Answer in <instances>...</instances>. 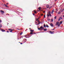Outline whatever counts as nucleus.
<instances>
[{"label": "nucleus", "instance_id": "2f4dec72", "mask_svg": "<svg viewBox=\"0 0 64 64\" xmlns=\"http://www.w3.org/2000/svg\"><path fill=\"white\" fill-rule=\"evenodd\" d=\"M22 33H22V32H21L20 33V35H22Z\"/></svg>", "mask_w": 64, "mask_h": 64}, {"label": "nucleus", "instance_id": "58836bf2", "mask_svg": "<svg viewBox=\"0 0 64 64\" xmlns=\"http://www.w3.org/2000/svg\"><path fill=\"white\" fill-rule=\"evenodd\" d=\"M60 18H59L58 19V21H60Z\"/></svg>", "mask_w": 64, "mask_h": 64}, {"label": "nucleus", "instance_id": "5701e85b", "mask_svg": "<svg viewBox=\"0 0 64 64\" xmlns=\"http://www.w3.org/2000/svg\"><path fill=\"white\" fill-rule=\"evenodd\" d=\"M13 30H11L10 31V32H12V31H13Z\"/></svg>", "mask_w": 64, "mask_h": 64}, {"label": "nucleus", "instance_id": "2eb2a0df", "mask_svg": "<svg viewBox=\"0 0 64 64\" xmlns=\"http://www.w3.org/2000/svg\"><path fill=\"white\" fill-rule=\"evenodd\" d=\"M30 34H34V33H33L32 32H31L30 33Z\"/></svg>", "mask_w": 64, "mask_h": 64}, {"label": "nucleus", "instance_id": "9b49d317", "mask_svg": "<svg viewBox=\"0 0 64 64\" xmlns=\"http://www.w3.org/2000/svg\"><path fill=\"white\" fill-rule=\"evenodd\" d=\"M31 32H33L34 31V30H31L30 31Z\"/></svg>", "mask_w": 64, "mask_h": 64}, {"label": "nucleus", "instance_id": "4468645a", "mask_svg": "<svg viewBox=\"0 0 64 64\" xmlns=\"http://www.w3.org/2000/svg\"><path fill=\"white\" fill-rule=\"evenodd\" d=\"M50 13H51V12L50 11L48 12V14H51Z\"/></svg>", "mask_w": 64, "mask_h": 64}, {"label": "nucleus", "instance_id": "bf43d9fd", "mask_svg": "<svg viewBox=\"0 0 64 64\" xmlns=\"http://www.w3.org/2000/svg\"><path fill=\"white\" fill-rule=\"evenodd\" d=\"M42 11H43V10H42Z\"/></svg>", "mask_w": 64, "mask_h": 64}, {"label": "nucleus", "instance_id": "f704fd0d", "mask_svg": "<svg viewBox=\"0 0 64 64\" xmlns=\"http://www.w3.org/2000/svg\"><path fill=\"white\" fill-rule=\"evenodd\" d=\"M48 21H50V19H48Z\"/></svg>", "mask_w": 64, "mask_h": 64}, {"label": "nucleus", "instance_id": "603ef678", "mask_svg": "<svg viewBox=\"0 0 64 64\" xmlns=\"http://www.w3.org/2000/svg\"><path fill=\"white\" fill-rule=\"evenodd\" d=\"M38 23H40V22H38Z\"/></svg>", "mask_w": 64, "mask_h": 64}, {"label": "nucleus", "instance_id": "473e14b6", "mask_svg": "<svg viewBox=\"0 0 64 64\" xmlns=\"http://www.w3.org/2000/svg\"><path fill=\"white\" fill-rule=\"evenodd\" d=\"M46 27H49V26H48V25H46Z\"/></svg>", "mask_w": 64, "mask_h": 64}, {"label": "nucleus", "instance_id": "c85d7f7f", "mask_svg": "<svg viewBox=\"0 0 64 64\" xmlns=\"http://www.w3.org/2000/svg\"><path fill=\"white\" fill-rule=\"evenodd\" d=\"M56 16L55 17H54V19L55 20V19H56Z\"/></svg>", "mask_w": 64, "mask_h": 64}, {"label": "nucleus", "instance_id": "37998d69", "mask_svg": "<svg viewBox=\"0 0 64 64\" xmlns=\"http://www.w3.org/2000/svg\"><path fill=\"white\" fill-rule=\"evenodd\" d=\"M7 32L8 33H9V32L8 31H7Z\"/></svg>", "mask_w": 64, "mask_h": 64}, {"label": "nucleus", "instance_id": "49530a36", "mask_svg": "<svg viewBox=\"0 0 64 64\" xmlns=\"http://www.w3.org/2000/svg\"><path fill=\"white\" fill-rule=\"evenodd\" d=\"M33 15H35V14H33Z\"/></svg>", "mask_w": 64, "mask_h": 64}, {"label": "nucleus", "instance_id": "20e7f679", "mask_svg": "<svg viewBox=\"0 0 64 64\" xmlns=\"http://www.w3.org/2000/svg\"><path fill=\"white\" fill-rule=\"evenodd\" d=\"M46 7L47 8H48L49 7V5H47L46 6Z\"/></svg>", "mask_w": 64, "mask_h": 64}, {"label": "nucleus", "instance_id": "8fccbe9b", "mask_svg": "<svg viewBox=\"0 0 64 64\" xmlns=\"http://www.w3.org/2000/svg\"><path fill=\"white\" fill-rule=\"evenodd\" d=\"M6 4H8V3H7Z\"/></svg>", "mask_w": 64, "mask_h": 64}, {"label": "nucleus", "instance_id": "aec40b11", "mask_svg": "<svg viewBox=\"0 0 64 64\" xmlns=\"http://www.w3.org/2000/svg\"><path fill=\"white\" fill-rule=\"evenodd\" d=\"M62 21H60V24H61L62 23Z\"/></svg>", "mask_w": 64, "mask_h": 64}, {"label": "nucleus", "instance_id": "4c0bfd02", "mask_svg": "<svg viewBox=\"0 0 64 64\" xmlns=\"http://www.w3.org/2000/svg\"><path fill=\"white\" fill-rule=\"evenodd\" d=\"M41 16H43V14H41Z\"/></svg>", "mask_w": 64, "mask_h": 64}, {"label": "nucleus", "instance_id": "864d4df0", "mask_svg": "<svg viewBox=\"0 0 64 64\" xmlns=\"http://www.w3.org/2000/svg\"><path fill=\"white\" fill-rule=\"evenodd\" d=\"M56 0H55V1H56Z\"/></svg>", "mask_w": 64, "mask_h": 64}, {"label": "nucleus", "instance_id": "cd10ccee", "mask_svg": "<svg viewBox=\"0 0 64 64\" xmlns=\"http://www.w3.org/2000/svg\"><path fill=\"white\" fill-rule=\"evenodd\" d=\"M44 27H46V25H45L44 24Z\"/></svg>", "mask_w": 64, "mask_h": 64}, {"label": "nucleus", "instance_id": "1a4fd4ad", "mask_svg": "<svg viewBox=\"0 0 64 64\" xmlns=\"http://www.w3.org/2000/svg\"><path fill=\"white\" fill-rule=\"evenodd\" d=\"M38 9H39V11H40L41 10V7H40L39 8H38Z\"/></svg>", "mask_w": 64, "mask_h": 64}, {"label": "nucleus", "instance_id": "4be33fe9", "mask_svg": "<svg viewBox=\"0 0 64 64\" xmlns=\"http://www.w3.org/2000/svg\"><path fill=\"white\" fill-rule=\"evenodd\" d=\"M4 5L6 6V7H7L8 8V6H7V5H6V4H4Z\"/></svg>", "mask_w": 64, "mask_h": 64}, {"label": "nucleus", "instance_id": "79ce46f5", "mask_svg": "<svg viewBox=\"0 0 64 64\" xmlns=\"http://www.w3.org/2000/svg\"><path fill=\"white\" fill-rule=\"evenodd\" d=\"M6 15H9V14H7Z\"/></svg>", "mask_w": 64, "mask_h": 64}, {"label": "nucleus", "instance_id": "4d7b16f0", "mask_svg": "<svg viewBox=\"0 0 64 64\" xmlns=\"http://www.w3.org/2000/svg\"><path fill=\"white\" fill-rule=\"evenodd\" d=\"M49 9H50V8H49Z\"/></svg>", "mask_w": 64, "mask_h": 64}, {"label": "nucleus", "instance_id": "ddd939ff", "mask_svg": "<svg viewBox=\"0 0 64 64\" xmlns=\"http://www.w3.org/2000/svg\"><path fill=\"white\" fill-rule=\"evenodd\" d=\"M44 31H47V29H45L44 30Z\"/></svg>", "mask_w": 64, "mask_h": 64}, {"label": "nucleus", "instance_id": "bb28decb", "mask_svg": "<svg viewBox=\"0 0 64 64\" xmlns=\"http://www.w3.org/2000/svg\"><path fill=\"white\" fill-rule=\"evenodd\" d=\"M8 30H12V29L11 28L10 29H8Z\"/></svg>", "mask_w": 64, "mask_h": 64}, {"label": "nucleus", "instance_id": "13d9d810", "mask_svg": "<svg viewBox=\"0 0 64 64\" xmlns=\"http://www.w3.org/2000/svg\"><path fill=\"white\" fill-rule=\"evenodd\" d=\"M42 9H43V10L44 9V8H43Z\"/></svg>", "mask_w": 64, "mask_h": 64}, {"label": "nucleus", "instance_id": "dca6fc26", "mask_svg": "<svg viewBox=\"0 0 64 64\" xmlns=\"http://www.w3.org/2000/svg\"><path fill=\"white\" fill-rule=\"evenodd\" d=\"M27 35H26L25 36H24V37H25L26 38H27L28 37H27Z\"/></svg>", "mask_w": 64, "mask_h": 64}, {"label": "nucleus", "instance_id": "a19ab883", "mask_svg": "<svg viewBox=\"0 0 64 64\" xmlns=\"http://www.w3.org/2000/svg\"><path fill=\"white\" fill-rule=\"evenodd\" d=\"M45 11H44L43 12V13H45Z\"/></svg>", "mask_w": 64, "mask_h": 64}, {"label": "nucleus", "instance_id": "3c124183", "mask_svg": "<svg viewBox=\"0 0 64 64\" xmlns=\"http://www.w3.org/2000/svg\"><path fill=\"white\" fill-rule=\"evenodd\" d=\"M63 17H64V16H63Z\"/></svg>", "mask_w": 64, "mask_h": 64}, {"label": "nucleus", "instance_id": "f3484780", "mask_svg": "<svg viewBox=\"0 0 64 64\" xmlns=\"http://www.w3.org/2000/svg\"><path fill=\"white\" fill-rule=\"evenodd\" d=\"M59 18H60V19H62V18L61 17H59Z\"/></svg>", "mask_w": 64, "mask_h": 64}, {"label": "nucleus", "instance_id": "de8ad7c7", "mask_svg": "<svg viewBox=\"0 0 64 64\" xmlns=\"http://www.w3.org/2000/svg\"><path fill=\"white\" fill-rule=\"evenodd\" d=\"M29 29H30V30H31V28H29Z\"/></svg>", "mask_w": 64, "mask_h": 64}, {"label": "nucleus", "instance_id": "a878e982", "mask_svg": "<svg viewBox=\"0 0 64 64\" xmlns=\"http://www.w3.org/2000/svg\"><path fill=\"white\" fill-rule=\"evenodd\" d=\"M49 15H50V17H51V16H52V15H51V14H49Z\"/></svg>", "mask_w": 64, "mask_h": 64}, {"label": "nucleus", "instance_id": "6ab92c4d", "mask_svg": "<svg viewBox=\"0 0 64 64\" xmlns=\"http://www.w3.org/2000/svg\"><path fill=\"white\" fill-rule=\"evenodd\" d=\"M58 27H59V26H60V24H59L58 25Z\"/></svg>", "mask_w": 64, "mask_h": 64}, {"label": "nucleus", "instance_id": "c03bdc74", "mask_svg": "<svg viewBox=\"0 0 64 64\" xmlns=\"http://www.w3.org/2000/svg\"><path fill=\"white\" fill-rule=\"evenodd\" d=\"M17 30H19V28H17Z\"/></svg>", "mask_w": 64, "mask_h": 64}, {"label": "nucleus", "instance_id": "9d476101", "mask_svg": "<svg viewBox=\"0 0 64 64\" xmlns=\"http://www.w3.org/2000/svg\"><path fill=\"white\" fill-rule=\"evenodd\" d=\"M27 36H28V37H27L28 38H29V37H30V36H29V35L28 34L27 35Z\"/></svg>", "mask_w": 64, "mask_h": 64}, {"label": "nucleus", "instance_id": "423d86ee", "mask_svg": "<svg viewBox=\"0 0 64 64\" xmlns=\"http://www.w3.org/2000/svg\"><path fill=\"white\" fill-rule=\"evenodd\" d=\"M50 25L51 26V27H52L53 26H54V25H53V24H52V23L50 24Z\"/></svg>", "mask_w": 64, "mask_h": 64}, {"label": "nucleus", "instance_id": "b1692460", "mask_svg": "<svg viewBox=\"0 0 64 64\" xmlns=\"http://www.w3.org/2000/svg\"><path fill=\"white\" fill-rule=\"evenodd\" d=\"M34 12L35 14H36V11H35L34 10Z\"/></svg>", "mask_w": 64, "mask_h": 64}, {"label": "nucleus", "instance_id": "7c9ffc66", "mask_svg": "<svg viewBox=\"0 0 64 64\" xmlns=\"http://www.w3.org/2000/svg\"><path fill=\"white\" fill-rule=\"evenodd\" d=\"M51 21L52 22H53V19H52L51 20Z\"/></svg>", "mask_w": 64, "mask_h": 64}, {"label": "nucleus", "instance_id": "f03ea898", "mask_svg": "<svg viewBox=\"0 0 64 64\" xmlns=\"http://www.w3.org/2000/svg\"><path fill=\"white\" fill-rule=\"evenodd\" d=\"M59 24H60V23H59V22H58L56 23V25H58Z\"/></svg>", "mask_w": 64, "mask_h": 64}, {"label": "nucleus", "instance_id": "39448f33", "mask_svg": "<svg viewBox=\"0 0 64 64\" xmlns=\"http://www.w3.org/2000/svg\"><path fill=\"white\" fill-rule=\"evenodd\" d=\"M1 31H2V32H4L5 31V30H4L3 29H2L1 30Z\"/></svg>", "mask_w": 64, "mask_h": 64}, {"label": "nucleus", "instance_id": "393cba45", "mask_svg": "<svg viewBox=\"0 0 64 64\" xmlns=\"http://www.w3.org/2000/svg\"><path fill=\"white\" fill-rule=\"evenodd\" d=\"M49 14H47V16H48V17H49Z\"/></svg>", "mask_w": 64, "mask_h": 64}, {"label": "nucleus", "instance_id": "412c9836", "mask_svg": "<svg viewBox=\"0 0 64 64\" xmlns=\"http://www.w3.org/2000/svg\"><path fill=\"white\" fill-rule=\"evenodd\" d=\"M0 28H1V27H2V24H0Z\"/></svg>", "mask_w": 64, "mask_h": 64}, {"label": "nucleus", "instance_id": "c756f323", "mask_svg": "<svg viewBox=\"0 0 64 64\" xmlns=\"http://www.w3.org/2000/svg\"><path fill=\"white\" fill-rule=\"evenodd\" d=\"M38 20H39V18H37L36 19V21H38Z\"/></svg>", "mask_w": 64, "mask_h": 64}, {"label": "nucleus", "instance_id": "e433bc0d", "mask_svg": "<svg viewBox=\"0 0 64 64\" xmlns=\"http://www.w3.org/2000/svg\"><path fill=\"white\" fill-rule=\"evenodd\" d=\"M39 24H36V25H39Z\"/></svg>", "mask_w": 64, "mask_h": 64}, {"label": "nucleus", "instance_id": "6e6d98bb", "mask_svg": "<svg viewBox=\"0 0 64 64\" xmlns=\"http://www.w3.org/2000/svg\"><path fill=\"white\" fill-rule=\"evenodd\" d=\"M19 42V43H20V42Z\"/></svg>", "mask_w": 64, "mask_h": 64}, {"label": "nucleus", "instance_id": "f257e3e1", "mask_svg": "<svg viewBox=\"0 0 64 64\" xmlns=\"http://www.w3.org/2000/svg\"><path fill=\"white\" fill-rule=\"evenodd\" d=\"M38 29L39 30H40V31H42L44 29V27H42V26H41L40 28H38Z\"/></svg>", "mask_w": 64, "mask_h": 64}, {"label": "nucleus", "instance_id": "09e8293b", "mask_svg": "<svg viewBox=\"0 0 64 64\" xmlns=\"http://www.w3.org/2000/svg\"><path fill=\"white\" fill-rule=\"evenodd\" d=\"M38 22H39V20H38Z\"/></svg>", "mask_w": 64, "mask_h": 64}, {"label": "nucleus", "instance_id": "ea45409f", "mask_svg": "<svg viewBox=\"0 0 64 64\" xmlns=\"http://www.w3.org/2000/svg\"><path fill=\"white\" fill-rule=\"evenodd\" d=\"M2 22V21H1V20H0V22Z\"/></svg>", "mask_w": 64, "mask_h": 64}, {"label": "nucleus", "instance_id": "c9c22d12", "mask_svg": "<svg viewBox=\"0 0 64 64\" xmlns=\"http://www.w3.org/2000/svg\"><path fill=\"white\" fill-rule=\"evenodd\" d=\"M54 29H55L54 28L53 29H52V30H54Z\"/></svg>", "mask_w": 64, "mask_h": 64}, {"label": "nucleus", "instance_id": "a18cd8bd", "mask_svg": "<svg viewBox=\"0 0 64 64\" xmlns=\"http://www.w3.org/2000/svg\"><path fill=\"white\" fill-rule=\"evenodd\" d=\"M20 44H22V43H20Z\"/></svg>", "mask_w": 64, "mask_h": 64}, {"label": "nucleus", "instance_id": "f8f14e48", "mask_svg": "<svg viewBox=\"0 0 64 64\" xmlns=\"http://www.w3.org/2000/svg\"><path fill=\"white\" fill-rule=\"evenodd\" d=\"M57 13H58V14H61V12H57Z\"/></svg>", "mask_w": 64, "mask_h": 64}, {"label": "nucleus", "instance_id": "5fc2aeb1", "mask_svg": "<svg viewBox=\"0 0 64 64\" xmlns=\"http://www.w3.org/2000/svg\"><path fill=\"white\" fill-rule=\"evenodd\" d=\"M35 23H37V22H36Z\"/></svg>", "mask_w": 64, "mask_h": 64}, {"label": "nucleus", "instance_id": "a211bd4d", "mask_svg": "<svg viewBox=\"0 0 64 64\" xmlns=\"http://www.w3.org/2000/svg\"><path fill=\"white\" fill-rule=\"evenodd\" d=\"M64 11V9H62V10H61V12H62Z\"/></svg>", "mask_w": 64, "mask_h": 64}, {"label": "nucleus", "instance_id": "6e6552de", "mask_svg": "<svg viewBox=\"0 0 64 64\" xmlns=\"http://www.w3.org/2000/svg\"><path fill=\"white\" fill-rule=\"evenodd\" d=\"M50 33L51 34H53L54 33V32H51V31H50Z\"/></svg>", "mask_w": 64, "mask_h": 64}, {"label": "nucleus", "instance_id": "7ed1b4c3", "mask_svg": "<svg viewBox=\"0 0 64 64\" xmlns=\"http://www.w3.org/2000/svg\"><path fill=\"white\" fill-rule=\"evenodd\" d=\"M54 10H52V11L51 12V14H53V12H54Z\"/></svg>", "mask_w": 64, "mask_h": 64}, {"label": "nucleus", "instance_id": "052dcab7", "mask_svg": "<svg viewBox=\"0 0 64 64\" xmlns=\"http://www.w3.org/2000/svg\"><path fill=\"white\" fill-rule=\"evenodd\" d=\"M0 29H1V28H0Z\"/></svg>", "mask_w": 64, "mask_h": 64}, {"label": "nucleus", "instance_id": "72a5a7b5", "mask_svg": "<svg viewBox=\"0 0 64 64\" xmlns=\"http://www.w3.org/2000/svg\"><path fill=\"white\" fill-rule=\"evenodd\" d=\"M46 17V16H45V15H44V18H45Z\"/></svg>", "mask_w": 64, "mask_h": 64}, {"label": "nucleus", "instance_id": "0eeeda50", "mask_svg": "<svg viewBox=\"0 0 64 64\" xmlns=\"http://www.w3.org/2000/svg\"><path fill=\"white\" fill-rule=\"evenodd\" d=\"M0 12H2V13H4V11L2 10H0Z\"/></svg>", "mask_w": 64, "mask_h": 64}]
</instances>
